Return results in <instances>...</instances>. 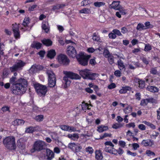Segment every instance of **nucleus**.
I'll list each match as a JSON object with an SVG mask.
<instances>
[{"mask_svg": "<svg viewBox=\"0 0 160 160\" xmlns=\"http://www.w3.org/2000/svg\"><path fill=\"white\" fill-rule=\"evenodd\" d=\"M9 83L12 85L11 90L13 94L21 95L27 90L28 82L23 78H20L16 80V77H12L10 78Z\"/></svg>", "mask_w": 160, "mask_h": 160, "instance_id": "obj_1", "label": "nucleus"}, {"mask_svg": "<svg viewBox=\"0 0 160 160\" xmlns=\"http://www.w3.org/2000/svg\"><path fill=\"white\" fill-rule=\"evenodd\" d=\"M64 73L66 75L63 78V82L64 84V87L65 88H68L71 83V81L69 80V78L72 79H78L80 78L78 74L72 72L65 71Z\"/></svg>", "mask_w": 160, "mask_h": 160, "instance_id": "obj_2", "label": "nucleus"}, {"mask_svg": "<svg viewBox=\"0 0 160 160\" xmlns=\"http://www.w3.org/2000/svg\"><path fill=\"white\" fill-rule=\"evenodd\" d=\"M2 143L5 147L9 150H15L16 149L15 139L14 136L6 137L3 139Z\"/></svg>", "mask_w": 160, "mask_h": 160, "instance_id": "obj_3", "label": "nucleus"}, {"mask_svg": "<svg viewBox=\"0 0 160 160\" xmlns=\"http://www.w3.org/2000/svg\"><path fill=\"white\" fill-rule=\"evenodd\" d=\"M26 64V63L23 61L21 60H17L15 64L10 67V70L11 72H14V76H16L17 75L16 72L22 70Z\"/></svg>", "mask_w": 160, "mask_h": 160, "instance_id": "obj_4", "label": "nucleus"}, {"mask_svg": "<svg viewBox=\"0 0 160 160\" xmlns=\"http://www.w3.org/2000/svg\"><path fill=\"white\" fill-rule=\"evenodd\" d=\"M91 55L84 54L83 53L81 52L77 56L76 58L78 63L81 66H85L88 65L89 59Z\"/></svg>", "mask_w": 160, "mask_h": 160, "instance_id": "obj_5", "label": "nucleus"}, {"mask_svg": "<svg viewBox=\"0 0 160 160\" xmlns=\"http://www.w3.org/2000/svg\"><path fill=\"white\" fill-rule=\"evenodd\" d=\"M34 87L37 94L40 97L44 96L48 91L47 88L46 86L39 83L35 84Z\"/></svg>", "mask_w": 160, "mask_h": 160, "instance_id": "obj_6", "label": "nucleus"}, {"mask_svg": "<svg viewBox=\"0 0 160 160\" xmlns=\"http://www.w3.org/2000/svg\"><path fill=\"white\" fill-rule=\"evenodd\" d=\"M46 73L48 77V85L49 87L52 88L55 86L56 84V78L52 71L48 70Z\"/></svg>", "mask_w": 160, "mask_h": 160, "instance_id": "obj_7", "label": "nucleus"}, {"mask_svg": "<svg viewBox=\"0 0 160 160\" xmlns=\"http://www.w3.org/2000/svg\"><path fill=\"white\" fill-rule=\"evenodd\" d=\"M59 62L61 64L65 66L69 65L70 61L67 56L64 54H60L58 57Z\"/></svg>", "mask_w": 160, "mask_h": 160, "instance_id": "obj_8", "label": "nucleus"}, {"mask_svg": "<svg viewBox=\"0 0 160 160\" xmlns=\"http://www.w3.org/2000/svg\"><path fill=\"white\" fill-rule=\"evenodd\" d=\"M66 53L70 57L74 58L77 56V52L75 48L72 46H68L67 48Z\"/></svg>", "mask_w": 160, "mask_h": 160, "instance_id": "obj_9", "label": "nucleus"}, {"mask_svg": "<svg viewBox=\"0 0 160 160\" xmlns=\"http://www.w3.org/2000/svg\"><path fill=\"white\" fill-rule=\"evenodd\" d=\"M12 26V30L14 38L16 39H19L20 38V34L18 25L15 23L13 24Z\"/></svg>", "mask_w": 160, "mask_h": 160, "instance_id": "obj_10", "label": "nucleus"}, {"mask_svg": "<svg viewBox=\"0 0 160 160\" xmlns=\"http://www.w3.org/2000/svg\"><path fill=\"white\" fill-rule=\"evenodd\" d=\"M44 143L41 141H36L33 145V149L35 151H40L44 149Z\"/></svg>", "mask_w": 160, "mask_h": 160, "instance_id": "obj_11", "label": "nucleus"}, {"mask_svg": "<svg viewBox=\"0 0 160 160\" xmlns=\"http://www.w3.org/2000/svg\"><path fill=\"white\" fill-rule=\"evenodd\" d=\"M68 147L75 152H79L82 149V147L78 143H70L68 145Z\"/></svg>", "mask_w": 160, "mask_h": 160, "instance_id": "obj_12", "label": "nucleus"}, {"mask_svg": "<svg viewBox=\"0 0 160 160\" xmlns=\"http://www.w3.org/2000/svg\"><path fill=\"white\" fill-rule=\"evenodd\" d=\"M43 69V67L42 66L35 64L32 66L30 70L33 73H35L42 70Z\"/></svg>", "mask_w": 160, "mask_h": 160, "instance_id": "obj_13", "label": "nucleus"}, {"mask_svg": "<svg viewBox=\"0 0 160 160\" xmlns=\"http://www.w3.org/2000/svg\"><path fill=\"white\" fill-rule=\"evenodd\" d=\"M90 72L88 69L81 70L79 71V74L84 79H88Z\"/></svg>", "mask_w": 160, "mask_h": 160, "instance_id": "obj_14", "label": "nucleus"}, {"mask_svg": "<svg viewBox=\"0 0 160 160\" xmlns=\"http://www.w3.org/2000/svg\"><path fill=\"white\" fill-rule=\"evenodd\" d=\"M154 143V141L151 139L143 140L142 142V144L145 147H151Z\"/></svg>", "mask_w": 160, "mask_h": 160, "instance_id": "obj_15", "label": "nucleus"}, {"mask_svg": "<svg viewBox=\"0 0 160 160\" xmlns=\"http://www.w3.org/2000/svg\"><path fill=\"white\" fill-rule=\"evenodd\" d=\"M48 21H43L42 22V28L46 33H48L49 31V28L48 26Z\"/></svg>", "mask_w": 160, "mask_h": 160, "instance_id": "obj_16", "label": "nucleus"}, {"mask_svg": "<svg viewBox=\"0 0 160 160\" xmlns=\"http://www.w3.org/2000/svg\"><path fill=\"white\" fill-rule=\"evenodd\" d=\"M56 55V52L55 50L51 49L48 52L47 56L48 58L52 59L54 58Z\"/></svg>", "mask_w": 160, "mask_h": 160, "instance_id": "obj_17", "label": "nucleus"}, {"mask_svg": "<svg viewBox=\"0 0 160 160\" xmlns=\"http://www.w3.org/2000/svg\"><path fill=\"white\" fill-rule=\"evenodd\" d=\"M47 156L48 160H51L54 158V153L50 149L47 150Z\"/></svg>", "mask_w": 160, "mask_h": 160, "instance_id": "obj_18", "label": "nucleus"}, {"mask_svg": "<svg viewBox=\"0 0 160 160\" xmlns=\"http://www.w3.org/2000/svg\"><path fill=\"white\" fill-rule=\"evenodd\" d=\"M95 158L97 160H102L103 156L101 150H96L95 152Z\"/></svg>", "mask_w": 160, "mask_h": 160, "instance_id": "obj_19", "label": "nucleus"}, {"mask_svg": "<svg viewBox=\"0 0 160 160\" xmlns=\"http://www.w3.org/2000/svg\"><path fill=\"white\" fill-rule=\"evenodd\" d=\"M17 145L18 147L22 149L25 148V144L24 141V140L22 138H20L17 141Z\"/></svg>", "mask_w": 160, "mask_h": 160, "instance_id": "obj_20", "label": "nucleus"}, {"mask_svg": "<svg viewBox=\"0 0 160 160\" xmlns=\"http://www.w3.org/2000/svg\"><path fill=\"white\" fill-rule=\"evenodd\" d=\"M146 82L149 84L154 82V77L150 75H148L145 78Z\"/></svg>", "mask_w": 160, "mask_h": 160, "instance_id": "obj_21", "label": "nucleus"}, {"mask_svg": "<svg viewBox=\"0 0 160 160\" xmlns=\"http://www.w3.org/2000/svg\"><path fill=\"white\" fill-rule=\"evenodd\" d=\"M41 42L44 45L47 47L51 46L52 43V41L49 39H43Z\"/></svg>", "mask_w": 160, "mask_h": 160, "instance_id": "obj_22", "label": "nucleus"}, {"mask_svg": "<svg viewBox=\"0 0 160 160\" xmlns=\"http://www.w3.org/2000/svg\"><path fill=\"white\" fill-rule=\"evenodd\" d=\"M105 151L110 153L112 154H113L114 153H116V152L115 151V148H114V147L112 146H106L104 149Z\"/></svg>", "mask_w": 160, "mask_h": 160, "instance_id": "obj_23", "label": "nucleus"}, {"mask_svg": "<svg viewBox=\"0 0 160 160\" xmlns=\"http://www.w3.org/2000/svg\"><path fill=\"white\" fill-rule=\"evenodd\" d=\"M147 89L152 92H158L159 90V89L156 86L150 85L148 86Z\"/></svg>", "mask_w": 160, "mask_h": 160, "instance_id": "obj_24", "label": "nucleus"}, {"mask_svg": "<svg viewBox=\"0 0 160 160\" xmlns=\"http://www.w3.org/2000/svg\"><path fill=\"white\" fill-rule=\"evenodd\" d=\"M24 122V121L22 119H16L12 122V124L14 126L22 125Z\"/></svg>", "mask_w": 160, "mask_h": 160, "instance_id": "obj_25", "label": "nucleus"}, {"mask_svg": "<svg viewBox=\"0 0 160 160\" xmlns=\"http://www.w3.org/2000/svg\"><path fill=\"white\" fill-rule=\"evenodd\" d=\"M108 129V126L102 125L98 127L97 130L99 132L101 133Z\"/></svg>", "mask_w": 160, "mask_h": 160, "instance_id": "obj_26", "label": "nucleus"}, {"mask_svg": "<svg viewBox=\"0 0 160 160\" xmlns=\"http://www.w3.org/2000/svg\"><path fill=\"white\" fill-rule=\"evenodd\" d=\"M132 90L131 87L129 86L123 87L119 91L120 93H125L128 91H131Z\"/></svg>", "mask_w": 160, "mask_h": 160, "instance_id": "obj_27", "label": "nucleus"}, {"mask_svg": "<svg viewBox=\"0 0 160 160\" xmlns=\"http://www.w3.org/2000/svg\"><path fill=\"white\" fill-rule=\"evenodd\" d=\"M42 46V44L38 42H35L32 43L31 45V47L34 48H36L37 49H39L41 48Z\"/></svg>", "mask_w": 160, "mask_h": 160, "instance_id": "obj_28", "label": "nucleus"}, {"mask_svg": "<svg viewBox=\"0 0 160 160\" xmlns=\"http://www.w3.org/2000/svg\"><path fill=\"white\" fill-rule=\"evenodd\" d=\"M138 87L140 89H143L145 87V81L141 79H138Z\"/></svg>", "mask_w": 160, "mask_h": 160, "instance_id": "obj_29", "label": "nucleus"}, {"mask_svg": "<svg viewBox=\"0 0 160 160\" xmlns=\"http://www.w3.org/2000/svg\"><path fill=\"white\" fill-rule=\"evenodd\" d=\"M9 71L8 68H4L2 72V78L3 79H4L8 77L9 74Z\"/></svg>", "mask_w": 160, "mask_h": 160, "instance_id": "obj_30", "label": "nucleus"}, {"mask_svg": "<svg viewBox=\"0 0 160 160\" xmlns=\"http://www.w3.org/2000/svg\"><path fill=\"white\" fill-rule=\"evenodd\" d=\"M88 106V104L87 103H85L84 101H83L82 104H80L77 107V108H79L80 107L82 108V110L83 111H86L87 110Z\"/></svg>", "mask_w": 160, "mask_h": 160, "instance_id": "obj_31", "label": "nucleus"}, {"mask_svg": "<svg viewBox=\"0 0 160 160\" xmlns=\"http://www.w3.org/2000/svg\"><path fill=\"white\" fill-rule=\"evenodd\" d=\"M112 8L116 10H119V2L118 1H113L112 4Z\"/></svg>", "mask_w": 160, "mask_h": 160, "instance_id": "obj_32", "label": "nucleus"}, {"mask_svg": "<svg viewBox=\"0 0 160 160\" xmlns=\"http://www.w3.org/2000/svg\"><path fill=\"white\" fill-rule=\"evenodd\" d=\"M68 137L71 140L74 141L77 140L79 138V136L77 134L74 133L72 134H69L68 135Z\"/></svg>", "mask_w": 160, "mask_h": 160, "instance_id": "obj_33", "label": "nucleus"}, {"mask_svg": "<svg viewBox=\"0 0 160 160\" xmlns=\"http://www.w3.org/2000/svg\"><path fill=\"white\" fill-rule=\"evenodd\" d=\"M118 64L119 69L121 70L125 68V67L124 65L123 61L121 59H119L118 61Z\"/></svg>", "mask_w": 160, "mask_h": 160, "instance_id": "obj_34", "label": "nucleus"}, {"mask_svg": "<svg viewBox=\"0 0 160 160\" xmlns=\"http://www.w3.org/2000/svg\"><path fill=\"white\" fill-rule=\"evenodd\" d=\"M145 125L149 127L152 129L154 130L156 128V126L153 124L146 121H143V122Z\"/></svg>", "mask_w": 160, "mask_h": 160, "instance_id": "obj_35", "label": "nucleus"}, {"mask_svg": "<svg viewBox=\"0 0 160 160\" xmlns=\"http://www.w3.org/2000/svg\"><path fill=\"white\" fill-rule=\"evenodd\" d=\"M92 39L94 41H99L100 39V36L98 35V33L95 32L93 34Z\"/></svg>", "mask_w": 160, "mask_h": 160, "instance_id": "obj_36", "label": "nucleus"}, {"mask_svg": "<svg viewBox=\"0 0 160 160\" xmlns=\"http://www.w3.org/2000/svg\"><path fill=\"white\" fill-rule=\"evenodd\" d=\"M30 22V19L29 17H25L24 19L22 25L25 27H27Z\"/></svg>", "mask_w": 160, "mask_h": 160, "instance_id": "obj_37", "label": "nucleus"}, {"mask_svg": "<svg viewBox=\"0 0 160 160\" xmlns=\"http://www.w3.org/2000/svg\"><path fill=\"white\" fill-rule=\"evenodd\" d=\"M105 4V3L104 2H94V5L97 8H99L100 7L103 6Z\"/></svg>", "mask_w": 160, "mask_h": 160, "instance_id": "obj_38", "label": "nucleus"}, {"mask_svg": "<svg viewBox=\"0 0 160 160\" xmlns=\"http://www.w3.org/2000/svg\"><path fill=\"white\" fill-rule=\"evenodd\" d=\"M123 124L120 123H116L113 124L112 125V128L115 129H117L123 126Z\"/></svg>", "mask_w": 160, "mask_h": 160, "instance_id": "obj_39", "label": "nucleus"}, {"mask_svg": "<svg viewBox=\"0 0 160 160\" xmlns=\"http://www.w3.org/2000/svg\"><path fill=\"white\" fill-rule=\"evenodd\" d=\"M97 76V74L96 73H89L88 79L91 80H95L96 77Z\"/></svg>", "mask_w": 160, "mask_h": 160, "instance_id": "obj_40", "label": "nucleus"}, {"mask_svg": "<svg viewBox=\"0 0 160 160\" xmlns=\"http://www.w3.org/2000/svg\"><path fill=\"white\" fill-rule=\"evenodd\" d=\"M112 136V134L111 133H105L103 135L100 136V138L98 139H102L107 137H111Z\"/></svg>", "mask_w": 160, "mask_h": 160, "instance_id": "obj_41", "label": "nucleus"}, {"mask_svg": "<svg viewBox=\"0 0 160 160\" xmlns=\"http://www.w3.org/2000/svg\"><path fill=\"white\" fill-rule=\"evenodd\" d=\"M91 12L90 10L87 8H83L80 11V12L82 13L89 14Z\"/></svg>", "mask_w": 160, "mask_h": 160, "instance_id": "obj_42", "label": "nucleus"}, {"mask_svg": "<svg viewBox=\"0 0 160 160\" xmlns=\"http://www.w3.org/2000/svg\"><path fill=\"white\" fill-rule=\"evenodd\" d=\"M34 131V128L32 127H29L26 128L25 132L28 133H32Z\"/></svg>", "mask_w": 160, "mask_h": 160, "instance_id": "obj_43", "label": "nucleus"}, {"mask_svg": "<svg viewBox=\"0 0 160 160\" xmlns=\"http://www.w3.org/2000/svg\"><path fill=\"white\" fill-rule=\"evenodd\" d=\"M137 30L141 31L142 30L146 29L145 26L143 24L141 23H138L136 28Z\"/></svg>", "mask_w": 160, "mask_h": 160, "instance_id": "obj_44", "label": "nucleus"}, {"mask_svg": "<svg viewBox=\"0 0 160 160\" xmlns=\"http://www.w3.org/2000/svg\"><path fill=\"white\" fill-rule=\"evenodd\" d=\"M152 49L151 46L149 44H145V46L144 50L145 52H148Z\"/></svg>", "mask_w": 160, "mask_h": 160, "instance_id": "obj_45", "label": "nucleus"}, {"mask_svg": "<svg viewBox=\"0 0 160 160\" xmlns=\"http://www.w3.org/2000/svg\"><path fill=\"white\" fill-rule=\"evenodd\" d=\"M132 110V108L130 106H128L125 108L123 109L124 112L125 114H128L130 113Z\"/></svg>", "mask_w": 160, "mask_h": 160, "instance_id": "obj_46", "label": "nucleus"}, {"mask_svg": "<svg viewBox=\"0 0 160 160\" xmlns=\"http://www.w3.org/2000/svg\"><path fill=\"white\" fill-rule=\"evenodd\" d=\"M59 127L62 130L66 131H68V126L66 125H62L60 126Z\"/></svg>", "mask_w": 160, "mask_h": 160, "instance_id": "obj_47", "label": "nucleus"}, {"mask_svg": "<svg viewBox=\"0 0 160 160\" xmlns=\"http://www.w3.org/2000/svg\"><path fill=\"white\" fill-rule=\"evenodd\" d=\"M103 55L105 58H107L109 57L111 54L110 53L108 49H105L103 51Z\"/></svg>", "mask_w": 160, "mask_h": 160, "instance_id": "obj_48", "label": "nucleus"}, {"mask_svg": "<svg viewBox=\"0 0 160 160\" xmlns=\"http://www.w3.org/2000/svg\"><path fill=\"white\" fill-rule=\"evenodd\" d=\"M86 151L89 154H92L94 150L92 147L89 146L86 148Z\"/></svg>", "mask_w": 160, "mask_h": 160, "instance_id": "obj_49", "label": "nucleus"}, {"mask_svg": "<svg viewBox=\"0 0 160 160\" xmlns=\"http://www.w3.org/2000/svg\"><path fill=\"white\" fill-rule=\"evenodd\" d=\"M150 72L153 75H156L158 73L157 67L152 68H151Z\"/></svg>", "mask_w": 160, "mask_h": 160, "instance_id": "obj_50", "label": "nucleus"}, {"mask_svg": "<svg viewBox=\"0 0 160 160\" xmlns=\"http://www.w3.org/2000/svg\"><path fill=\"white\" fill-rule=\"evenodd\" d=\"M115 151H116V152L115 153H114L113 154L114 155H117V153L119 155H122L124 152L123 150L120 147L119 148L118 150H116L115 149Z\"/></svg>", "mask_w": 160, "mask_h": 160, "instance_id": "obj_51", "label": "nucleus"}, {"mask_svg": "<svg viewBox=\"0 0 160 160\" xmlns=\"http://www.w3.org/2000/svg\"><path fill=\"white\" fill-rule=\"evenodd\" d=\"M43 118V116L42 115H40L36 116L35 117V119L37 121H42Z\"/></svg>", "mask_w": 160, "mask_h": 160, "instance_id": "obj_52", "label": "nucleus"}, {"mask_svg": "<svg viewBox=\"0 0 160 160\" xmlns=\"http://www.w3.org/2000/svg\"><path fill=\"white\" fill-rule=\"evenodd\" d=\"M144 24L145 26V27H146L145 28L146 29L152 28L153 27V26L150 24V23L149 22H145L144 23Z\"/></svg>", "mask_w": 160, "mask_h": 160, "instance_id": "obj_53", "label": "nucleus"}, {"mask_svg": "<svg viewBox=\"0 0 160 160\" xmlns=\"http://www.w3.org/2000/svg\"><path fill=\"white\" fill-rule=\"evenodd\" d=\"M108 60L111 64L114 63V57L112 55H110L109 57H107Z\"/></svg>", "mask_w": 160, "mask_h": 160, "instance_id": "obj_54", "label": "nucleus"}, {"mask_svg": "<svg viewBox=\"0 0 160 160\" xmlns=\"http://www.w3.org/2000/svg\"><path fill=\"white\" fill-rule=\"evenodd\" d=\"M112 32L115 33V35H117L118 36H122V34L121 33L120 31L117 29H114L112 30Z\"/></svg>", "mask_w": 160, "mask_h": 160, "instance_id": "obj_55", "label": "nucleus"}, {"mask_svg": "<svg viewBox=\"0 0 160 160\" xmlns=\"http://www.w3.org/2000/svg\"><path fill=\"white\" fill-rule=\"evenodd\" d=\"M141 60L145 64L147 65L149 64L148 60L146 57H142L141 58Z\"/></svg>", "mask_w": 160, "mask_h": 160, "instance_id": "obj_56", "label": "nucleus"}, {"mask_svg": "<svg viewBox=\"0 0 160 160\" xmlns=\"http://www.w3.org/2000/svg\"><path fill=\"white\" fill-rule=\"evenodd\" d=\"M148 103L147 99H143L141 101L140 105L142 106H146L147 105Z\"/></svg>", "mask_w": 160, "mask_h": 160, "instance_id": "obj_57", "label": "nucleus"}, {"mask_svg": "<svg viewBox=\"0 0 160 160\" xmlns=\"http://www.w3.org/2000/svg\"><path fill=\"white\" fill-rule=\"evenodd\" d=\"M9 109H10V108L7 106H3L1 108L3 112H5L7 111L10 112Z\"/></svg>", "mask_w": 160, "mask_h": 160, "instance_id": "obj_58", "label": "nucleus"}, {"mask_svg": "<svg viewBox=\"0 0 160 160\" xmlns=\"http://www.w3.org/2000/svg\"><path fill=\"white\" fill-rule=\"evenodd\" d=\"M108 37L110 38L114 39L116 38V35H115V33L111 32L108 34Z\"/></svg>", "mask_w": 160, "mask_h": 160, "instance_id": "obj_59", "label": "nucleus"}, {"mask_svg": "<svg viewBox=\"0 0 160 160\" xmlns=\"http://www.w3.org/2000/svg\"><path fill=\"white\" fill-rule=\"evenodd\" d=\"M116 86L114 83H112L108 86V88L109 89H112L115 88Z\"/></svg>", "mask_w": 160, "mask_h": 160, "instance_id": "obj_60", "label": "nucleus"}, {"mask_svg": "<svg viewBox=\"0 0 160 160\" xmlns=\"http://www.w3.org/2000/svg\"><path fill=\"white\" fill-rule=\"evenodd\" d=\"M126 143L125 142L122 140H120L119 142V145L122 148H124L126 146Z\"/></svg>", "mask_w": 160, "mask_h": 160, "instance_id": "obj_61", "label": "nucleus"}, {"mask_svg": "<svg viewBox=\"0 0 160 160\" xmlns=\"http://www.w3.org/2000/svg\"><path fill=\"white\" fill-rule=\"evenodd\" d=\"M38 54L41 57L43 58L45 54V52L44 50H40Z\"/></svg>", "mask_w": 160, "mask_h": 160, "instance_id": "obj_62", "label": "nucleus"}, {"mask_svg": "<svg viewBox=\"0 0 160 160\" xmlns=\"http://www.w3.org/2000/svg\"><path fill=\"white\" fill-rule=\"evenodd\" d=\"M121 72L119 70H117L114 72V75L117 77H120L121 75Z\"/></svg>", "mask_w": 160, "mask_h": 160, "instance_id": "obj_63", "label": "nucleus"}, {"mask_svg": "<svg viewBox=\"0 0 160 160\" xmlns=\"http://www.w3.org/2000/svg\"><path fill=\"white\" fill-rule=\"evenodd\" d=\"M126 126V127L128 128H130L131 127L134 128L135 126V123L134 122L130 123L128 124H127Z\"/></svg>", "mask_w": 160, "mask_h": 160, "instance_id": "obj_64", "label": "nucleus"}]
</instances>
